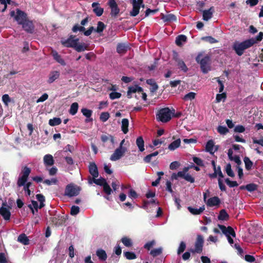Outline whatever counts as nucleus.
<instances>
[{"instance_id":"1","label":"nucleus","mask_w":263,"mask_h":263,"mask_svg":"<svg viewBox=\"0 0 263 263\" xmlns=\"http://www.w3.org/2000/svg\"><path fill=\"white\" fill-rule=\"evenodd\" d=\"M195 60L200 65L201 71L203 73H208L211 70V59L209 54L204 55L203 52H199Z\"/></svg>"},{"instance_id":"2","label":"nucleus","mask_w":263,"mask_h":263,"mask_svg":"<svg viewBox=\"0 0 263 263\" xmlns=\"http://www.w3.org/2000/svg\"><path fill=\"white\" fill-rule=\"evenodd\" d=\"M204 245L203 237L198 234L197 235L196 239L195 242V248H191L189 252H186L182 255V259L184 260L189 259L191 256L190 252L192 253L200 254L202 252Z\"/></svg>"},{"instance_id":"3","label":"nucleus","mask_w":263,"mask_h":263,"mask_svg":"<svg viewBox=\"0 0 263 263\" xmlns=\"http://www.w3.org/2000/svg\"><path fill=\"white\" fill-rule=\"evenodd\" d=\"M253 45H254V42L253 40L248 39L241 42L235 41L232 45V49L238 55L241 56L243 54L245 50Z\"/></svg>"},{"instance_id":"4","label":"nucleus","mask_w":263,"mask_h":263,"mask_svg":"<svg viewBox=\"0 0 263 263\" xmlns=\"http://www.w3.org/2000/svg\"><path fill=\"white\" fill-rule=\"evenodd\" d=\"M172 113L168 107L161 108L156 114V119L158 121L163 123L167 122L171 120Z\"/></svg>"},{"instance_id":"5","label":"nucleus","mask_w":263,"mask_h":263,"mask_svg":"<svg viewBox=\"0 0 263 263\" xmlns=\"http://www.w3.org/2000/svg\"><path fill=\"white\" fill-rule=\"evenodd\" d=\"M124 142V139L122 140L120 144V146L117 148L114 152V153L111 155L110 159L111 161H117L120 159L125 154L127 151L126 147H123V144Z\"/></svg>"},{"instance_id":"6","label":"nucleus","mask_w":263,"mask_h":263,"mask_svg":"<svg viewBox=\"0 0 263 263\" xmlns=\"http://www.w3.org/2000/svg\"><path fill=\"white\" fill-rule=\"evenodd\" d=\"M31 173V169L27 166H24L22 170V176L18 178L17 184L20 187L24 185L27 182L28 177Z\"/></svg>"},{"instance_id":"7","label":"nucleus","mask_w":263,"mask_h":263,"mask_svg":"<svg viewBox=\"0 0 263 263\" xmlns=\"http://www.w3.org/2000/svg\"><path fill=\"white\" fill-rule=\"evenodd\" d=\"M80 190L79 187L69 184L66 186L64 195L68 197L76 196L79 194Z\"/></svg>"},{"instance_id":"8","label":"nucleus","mask_w":263,"mask_h":263,"mask_svg":"<svg viewBox=\"0 0 263 263\" xmlns=\"http://www.w3.org/2000/svg\"><path fill=\"white\" fill-rule=\"evenodd\" d=\"M95 28L93 26L90 27L87 30H85V28L83 26H80L78 24H75L72 28V31L73 32H77L78 31H82L84 32V34L85 36H89L92 32L93 31H94Z\"/></svg>"},{"instance_id":"9","label":"nucleus","mask_w":263,"mask_h":263,"mask_svg":"<svg viewBox=\"0 0 263 263\" xmlns=\"http://www.w3.org/2000/svg\"><path fill=\"white\" fill-rule=\"evenodd\" d=\"M8 204L6 202H3L2 206L0 208V215L5 220H9L11 216L10 209L7 208Z\"/></svg>"},{"instance_id":"10","label":"nucleus","mask_w":263,"mask_h":263,"mask_svg":"<svg viewBox=\"0 0 263 263\" xmlns=\"http://www.w3.org/2000/svg\"><path fill=\"white\" fill-rule=\"evenodd\" d=\"M108 5L111 9L110 13L112 17H116L120 12V9L115 0H108Z\"/></svg>"},{"instance_id":"11","label":"nucleus","mask_w":263,"mask_h":263,"mask_svg":"<svg viewBox=\"0 0 263 263\" xmlns=\"http://www.w3.org/2000/svg\"><path fill=\"white\" fill-rule=\"evenodd\" d=\"M16 13L15 20L17 22L18 24L22 25L27 20V15L24 11L19 9H17Z\"/></svg>"},{"instance_id":"12","label":"nucleus","mask_w":263,"mask_h":263,"mask_svg":"<svg viewBox=\"0 0 263 263\" xmlns=\"http://www.w3.org/2000/svg\"><path fill=\"white\" fill-rule=\"evenodd\" d=\"M74 36L71 35L65 41L62 42V44L66 47H71L74 49L79 41V39H74Z\"/></svg>"},{"instance_id":"13","label":"nucleus","mask_w":263,"mask_h":263,"mask_svg":"<svg viewBox=\"0 0 263 263\" xmlns=\"http://www.w3.org/2000/svg\"><path fill=\"white\" fill-rule=\"evenodd\" d=\"M21 25L23 29L28 33H33L34 31V25L32 21L27 20Z\"/></svg>"},{"instance_id":"14","label":"nucleus","mask_w":263,"mask_h":263,"mask_svg":"<svg viewBox=\"0 0 263 263\" xmlns=\"http://www.w3.org/2000/svg\"><path fill=\"white\" fill-rule=\"evenodd\" d=\"M100 4L98 2H93L91 6L93 8V12L98 16H101L104 12V9L100 6Z\"/></svg>"},{"instance_id":"15","label":"nucleus","mask_w":263,"mask_h":263,"mask_svg":"<svg viewBox=\"0 0 263 263\" xmlns=\"http://www.w3.org/2000/svg\"><path fill=\"white\" fill-rule=\"evenodd\" d=\"M130 47L127 44L118 43L117 46V52L119 54H125Z\"/></svg>"},{"instance_id":"16","label":"nucleus","mask_w":263,"mask_h":263,"mask_svg":"<svg viewBox=\"0 0 263 263\" xmlns=\"http://www.w3.org/2000/svg\"><path fill=\"white\" fill-rule=\"evenodd\" d=\"M143 91V88L138 86V85H135L134 86H132L128 87V90H127V96L128 98H130L132 97L130 96V95L132 93H136Z\"/></svg>"},{"instance_id":"17","label":"nucleus","mask_w":263,"mask_h":263,"mask_svg":"<svg viewBox=\"0 0 263 263\" xmlns=\"http://www.w3.org/2000/svg\"><path fill=\"white\" fill-rule=\"evenodd\" d=\"M60 76V71L57 70L51 71L49 74L47 82L49 84L52 83L54 81H55L56 80L59 78Z\"/></svg>"},{"instance_id":"18","label":"nucleus","mask_w":263,"mask_h":263,"mask_svg":"<svg viewBox=\"0 0 263 263\" xmlns=\"http://www.w3.org/2000/svg\"><path fill=\"white\" fill-rule=\"evenodd\" d=\"M89 173L92 176L93 178H97L99 176L98 167L95 162H91L89 165Z\"/></svg>"},{"instance_id":"19","label":"nucleus","mask_w":263,"mask_h":263,"mask_svg":"<svg viewBox=\"0 0 263 263\" xmlns=\"http://www.w3.org/2000/svg\"><path fill=\"white\" fill-rule=\"evenodd\" d=\"M81 112L82 114L86 117L85 119V122H92L93 119L91 118L92 114V111L90 109H88L86 108H83L81 109Z\"/></svg>"},{"instance_id":"20","label":"nucleus","mask_w":263,"mask_h":263,"mask_svg":"<svg viewBox=\"0 0 263 263\" xmlns=\"http://www.w3.org/2000/svg\"><path fill=\"white\" fill-rule=\"evenodd\" d=\"M220 200L219 198L217 196L210 198L206 202V205L211 207L218 205L220 204Z\"/></svg>"},{"instance_id":"21","label":"nucleus","mask_w":263,"mask_h":263,"mask_svg":"<svg viewBox=\"0 0 263 263\" xmlns=\"http://www.w3.org/2000/svg\"><path fill=\"white\" fill-rule=\"evenodd\" d=\"M65 218L64 216H55L51 218V221L53 223H54L55 226H62L65 222Z\"/></svg>"},{"instance_id":"22","label":"nucleus","mask_w":263,"mask_h":263,"mask_svg":"<svg viewBox=\"0 0 263 263\" xmlns=\"http://www.w3.org/2000/svg\"><path fill=\"white\" fill-rule=\"evenodd\" d=\"M52 55L53 59L59 63L63 66L66 65V63L61 56L55 50H52L51 52Z\"/></svg>"},{"instance_id":"23","label":"nucleus","mask_w":263,"mask_h":263,"mask_svg":"<svg viewBox=\"0 0 263 263\" xmlns=\"http://www.w3.org/2000/svg\"><path fill=\"white\" fill-rule=\"evenodd\" d=\"M161 18L164 22H176L177 17L173 14H161Z\"/></svg>"},{"instance_id":"24","label":"nucleus","mask_w":263,"mask_h":263,"mask_svg":"<svg viewBox=\"0 0 263 263\" xmlns=\"http://www.w3.org/2000/svg\"><path fill=\"white\" fill-rule=\"evenodd\" d=\"M187 210L193 215H200L204 211V210H205V207L204 205H203L201 206L199 209H196L193 208L192 206H188Z\"/></svg>"},{"instance_id":"25","label":"nucleus","mask_w":263,"mask_h":263,"mask_svg":"<svg viewBox=\"0 0 263 263\" xmlns=\"http://www.w3.org/2000/svg\"><path fill=\"white\" fill-rule=\"evenodd\" d=\"M132 4L133 9L130 12V15L131 16H136L139 13L140 6H138V5H137V4H136V0H133Z\"/></svg>"},{"instance_id":"26","label":"nucleus","mask_w":263,"mask_h":263,"mask_svg":"<svg viewBox=\"0 0 263 263\" xmlns=\"http://www.w3.org/2000/svg\"><path fill=\"white\" fill-rule=\"evenodd\" d=\"M43 160L45 165L46 166H52L54 162L52 156L50 154L45 155Z\"/></svg>"},{"instance_id":"27","label":"nucleus","mask_w":263,"mask_h":263,"mask_svg":"<svg viewBox=\"0 0 263 263\" xmlns=\"http://www.w3.org/2000/svg\"><path fill=\"white\" fill-rule=\"evenodd\" d=\"M213 9L211 7L209 9L203 11V20L208 21L212 17Z\"/></svg>"},{"instance_id":"28","label":"nucleus","mask_w":263,"mask_h":263,"mask_svg":"<svg viewBox=\"0 0 263 263\" xmlns=\"http://www.w3.org/2000/svg\"><path fill=\"white\" fill-rule=\"evenodd\" d=\"M103 191L107 195V196H105V198L108 200H110L111 199L108 196L111 195L112 190L107 182L103 186Z\"/></svg>"},{"instance_id":"29","label":"nucleus","mask_w":263,"mask_h":263,"mask_svg":"<svg viewBox=\"0 0 263 263\" xmlns=\"http://www.w3.org/2000/svg\"><path fill=\"white\" fill-rule=\"evenodd\" d=\"M146 83L151 86L150 90L152 92H155L158 88L157 84L153 79L147 80Z\"/></svg>"},{"instance_id":"30","label":"nucleus","mask_w":263,"mask_h":263,"mask_svg":"<svg viewBox=\"0 0 263 263\" xmlns=\"http://www.w3.org/2000/svg\"><path fill=\"white\" fill-rule=\"evenodd\" d=\"M96 255L99 259L101 261H105L107 259V254L106 252L103 249H98L96 251Z\"/></svg>"},{"instance_id":"31","label":"nucleus","mask_w":263,"mask_h":263,"mask_svg":"<svg viewBox=\"0 0 263 263\" xmlns=\"http://www.w3.org/2000/svg\"><path fill=\"white\" fill-rule=\"evenodd\" d=\"M186 36L183 34H180L176 37L175 43L177 46H181L182 45V42H186Z\"/></svg>"},{"instance_id":"32","label":"nucleus","mask_w":263,"mask_h":263,"mask_svg":"<svg viewBox=\"0 0 263 263\" xmlns=\"http://www.w3.org/2000/svg\"><path fill=\"white\" fill-rule=\"evenodd\" d=\"M181 140L180 139H178L173 142H172L171 144H169L168 146V148L170 151H174L177 148L179 147L180 145Z\"/></svg>"},{"instance_id":"33","label":"nucleus","mask_w":263,"mask_h":263,"mask_svg":"<svg viewBox=\"0 0 263 263\" xmlns=\"http://www.w3.org/2000/svg\"><path fill=\"white\" fill-rule=\"evenodd\" d=\"M136 144L140 152H142L144 151V142L142 137L140 136L137 138Z\"/></svg>"},{"instance_id":"34","label":"nucleus","mask_w":263,"mask_h":263,"mask_svg":"<svg viewBox=\"0 0 263 263\" xmlns=\"http://www.w3.org/2000/svg\"><path fill=\"white\" fill-rule=\"evenodd\" d=\"M214 147V143L212 140H209L205 145V150L206 152H209L211 154H213V148Z\"/></svg>"},{"instance_id":"35","label":"nucleus","mask_w":263,"mask_h":263,"mask_svg":"<svg viewBox=\"0 0 263 263\" xmlns=\"http://www.w3.org/2000/svg\"><path fill=\"white\" fill-rule=\"evenodd\" d=\"M79 104L77 102L72 103L69 110V113L73 116L75 115L78 110Z\"/></svg>"},{"instance_id":"36","label":"nucleus","mask_w":263,"mask_h":263,"mask_svg":"<svg viewBox=\"0 0 263 263\" xmlns=\"http://www.w3.org/2000/svg\"><path fill=\"white\" fill-rule=\"evenodd\" d=\"M129 121L127 119L124 118L122 120L121 129L124 134H126L128 132Z\"/></svg>"},{"instance_id":"37","label":"nucleus","mask_w":263,"mask_h":263,"mask_svg":"<svg viewBox=\"0 0 263 263\" xmlns=\"http://www.w3.org/2000/svg\"><path fill=\"white\" fill-rule=\"evenodd\" d=\"M229 215L227 213L226 210L222 209L220 211L219 214L218 216V218L219 220H227L229 219Z\"/></svg>"},{"instance_id":"38","label":"nucleus","mask_w":263,"mask_h":263,"mask_svg":"<svg viewBox=\"0 0 263 263\" xmlns=\"http://www.w3.org/2000/svg\"><path fill=\"white\" fill-rule=\"evenodd\" d=\"M17 240L24 245H27L29 243V240L25 234H20L18 237Z\"/></svg>"},{"instance_id":"39","label":"nucleus","mask_w":263,"mask_h":263,"mask_svg":"<svg viewBox=\"0 0 263 263\" xmlns=\"http://www.w3.org/2000/svg\"><path fill=\"white\" fill-rule=\"evenodd\" d=\"M243 161L245 164V168L247 170L249 171L252 169L253 163L250 158L248 157H245L243 158Z\"/></svg>"},{"instance_id":"40","label":"nucleus","mask_w":263,"mask_h":263,"mask_svg":"<svg viewBox=\"0 0 263 263\" xmlns=\"http://www.w3.org/2000/svg\"><path fill=\"white\" fill-rule=\"evenodd\" d=\"M106 28V25L102 22L99 21L97 23V27L95 28L94 31L98 33H102Z\"/></svg>"},{"instance_id":"41","label":"nucleus","mask_w":263,"mask_h":263,"mask_svg":"<svg viewBox=\"0 0 263 263\" xmlns=\"http://www.w3.org/2000/svg\"><path fill=\"white\" fill-rule=\"evenodd\" d=\"M121 242L126 247H131L133 246V242L130 238L127 237H123L121 239Z\"/></svg>"},{"instance_id":"42","label":"nucleus","mask_w":263,"mask_h":263,"mask_svg":"<svg viewBox=\"0 0 263 263\" xmlns=\"http://www.w3.org/2000/svg\"><path fill=\"white\" fill-rule=\"evenodd\" d=\"M88 48V46L85 44V43H83L80 44H79L78 43H77L76 47L74 48V49L79 52H82L85 51V50H87Z\"/></svg>"},{"instance_id":"43","label":"nucleus","mask_w":263,"mask_h":263,"mask_svg":"<svg viewBox=\"0 0 263 263\" xmlns=\"http://www.w3.org/2000/svg\"><path fill=\"white\" fill-rule=\"evenodd\" d=\"M177 66L179 69L182 70L184 72H186L188 70L187 66H186L185 63L182 60H177Z\"/></svg>"},{"instance_id":"44","label":"nucleus","mask_w":263,"mask_h":263,"mask_svg":"<svg viewBox=\"0 0 263 263\" xmlns=\"http://www.w3.org/2000/svg\"><path fill=\"white\" fill-rule=\"evenodd\" d=\"M62 122V120L60 118H53L49 121V124L51 126L60 125Z\"/></svg>"},{"instance_id":"45","label":"nucleus","mask_w":263,"mask_h":263,"mask_svg":"<svg viewBox=\"0 0 263 263\" xmlns=\"http://www.w3.org/2000/svg\"><path fill=\"white\" fill-rule=\"evenodd\" d=\"M101 139L103 143H105L108 140H110L112 144L114 143V138L112 136L110 135H102L101 136Z\"/></svg>"},{"instance_id":"46","label":"nucleus","mask_w":263,"mask_h":263,"mask_svg":"<svg viewBox=\"0 0 263 263\" xmlns=\"http://www.w3.org/2000/svg\"><path fill=\"white\" fill-rule=\"evenodd\" d=\"M123 255L126 257V258L128 260L135 259L137 258L136 254L132 252H124Z\"/></svg>"},{"instance_id":"47","label":"nucleus","mask_w":263,"mask_h":263,"mask_svg":"<svg viewBox=\"0 0 263 263\" xmlns=\"http://www.w3.org/2000/svg\"><path fill=\"white\" fill-rule=\"evenodd\" d=\"M93 182L96 184L102 186L107 182L106 180L102 177H100L99 179L93 178Z\"/></svg>"},{"instance_id":"48","label":"nucleus","mask_w":263,"mask_h":263,"mask_svg":"<svg viewBox=\"0 0 263 263\" xmlns=\"http://www.w3.org/2000/svg\"><path fill=\"white\" fill-rule=\"evenodd\" d=\"M227 237L232 236L233 237H235L236 233L232 227L228 226L226 230V233L224 234Z\"/></svg>"},{"instance_id":"49","label":"nucleus","mask_w":263,"mask_h":263,"mask_svg":"<svg viewBox=\"0 0 263 263\" xmlns=\"http://www.w3.org/2000/svg\"><path fill=\"white\" fill-rule=\"evenodd\" d=\"M162 253V248L161 247L152 250L150 254L154 257L160 255Z\"/></svg>"},{"instance_id":"50","label":"nucleus","mask_w":263,"mask_h":263,"mask_svg":"<svg viewBox=\"0 0 263 263\" xmlns=\"http://www.w3.org/2000/svg\"><path fill=\"white\" fill-rule=\"evenodd\" d=\"M245 189L249 192H253L257 190V185L254 183H250L245 186Z\"/></svg>"},{"instance_id":"51","label":"nucleus","mask_w":263,"mask_h":263,"mask_svg":"<svg viewBox=\"0 0 263 263\" xmlns=\"http://www.w3.org/2000/svg\"><path fill=\"white\" fill-rule=\"evenodd\" d=\"M226 172L227 175L230 177H233L235 176L234 173L231 168V165L230 163L227 164L226 167Z\"/></svg>"},{"instance_id":"52","label":"nucleus","mask_w":263,"mask_h":263,"mask_svg":"<svg viewBox=\"0 0 263 263\" xmlns=\"http://www.w3.org/2000/svg\"><path fill=\"white\" fill-rule=\"evenodd\" d=\"M195 96L196 93L194 92H190L184 96L183 100H184L185 101L192 100L194 99H195Z\"/></svg>"},{"instance_id":"53","label":"nucleus","mask_w":263,"mask_h":263,"mask_svg":"<svg viewBox=\"0 0 263 263\" xmlns=\"http://www.w3.org/2000/svg\"><path fill=\"white\" fill-rule=\"evenodd\" d=\"M218 132L222 135H226L229 132V129L226 126L219 125L217 128Z\"/></svg>"},{"instance_id":"54","label":"nucleus","mask_w":263,"mask_h":263,"mask_svg":"<svg viewBox=\"0 0 263 263\" xmlns=\"http://www.w3.org/2000/svg\"><path fill=\"white\" fill-rule=\"evenodd\" d=\"M225 182L230 187H236L238 185V184L236 181H231L229 178H226Z\"/></svg>"},{"instance_id":"55","label":"nucleus","mask_w":263,"mask_h":263,"mask_svg":"<svg viewBox=\"0 0 263 263\" xmlns=\"http://www.w3.org/2000/svg\"><path fill=\"white\" fill-rule=\"evenodd\" d=\"M180 177L183 178L186 181L190 183H194L195 182L194 178L188 173L184 175V176H181Z\"/></svg>"},{"instance_id":"56","label":"nucleus","mask_w":263,"mask_h":263,"mask_svg":"<svg viewBox=\"0 0 263 263\" xmlns=\"http://www.w3.org/2000/svg\"><path fill=\"white\" fill-rule=\"evenodd\" d=\"M109 118V114L108 112H103L101 113L100 119L102 122H106Z\"/></svg>"},{"instance_id":"57","label":"nucleus","mask_w":263,"mask_h":263,"mask_svg":"<svg viewBox=\"0 0 263 263\" xmlns=\"http://www.w3.org/2000/svg\"><path fill=\"white\" fill-rule=\"evenodd\" d=\"M193 160L194 163H195L197 165L199 166H203L204 163L203 160L198 157H194L193 158Z\"/></svg>"},{"instance_id":"58","label":"nucleus","mask_w":263,"mask_h":263,"mask_svg":"<svg viewBox=\"0 0 263 263\" xmlns=\"http://www.w3.org/2000/svg\"><path fill=\"white\" fill-rule=\"evenodd\" d=\"M32 183L31 182H28L25 183L24 186V190L27 193L28 196H30L31 194V191L29 187L31 186Z\"/></svg>"},{"instance_id":"59","label":"nucleus","mask_w":263,"mask_h":263,"mask_svg":"<svg viewBox=\"0 0 263 263\" xmlns=\"http://www.w3.org/2000/svg\"><path fill=\"white\" fill-rule=\"evenodd\" d=\"M80 212V208L78 206L73 205L71 208L70 214L71 215H76Z\"/></svg>"},{"instance_id":"60","label":"nucleus","mask_w":263,"mask_h":263,"mask_svg":"<svg viewBox=\"0 0 263 263\" xmlns=\"http://www.w3.org/2000/svg\"><path fill=\"white\" fill-rule=\"evenodd\" d=\"M263 38V32H260L258 35H257L255 37H252L249 40H253L254 42V44L256 43L257 42H260L262 40Z\"/></svg>"},{"instance_id":"61","label":"nucleus","mask_w":263,"mask_h":263,"mask_svg":"<svg viewBox=\"0 0 263 263\" xmlns=\"http://www.w3.org/2000/svg\"><path fill=\"white\" fill-rule=\"evenodd\" d=\"M156 243V242L154 240L148 241L146 243L144 246V248L147 249V250H150V249L154 246Z\"/></svg>"},{"instance_id":"62","label":"nucleus","mask_w":263,"mask_h":263,"mask_svg":"<svg viewBox=\"0 0 263 263\" xmlns=\"http://www.w3.org/2000/svg\"><path fill=\"white\" fill-rule=\"evenodd\" d=\"M186 248V245L184 241H181L180 243L179 247L178 249L177 253L178 254L183 252Z\"/></svg>"},{"instance_id":"63","label":"nucleus","mask_w":263,"mask_h":263,"mask_svg":"<svg viewBox=\"0 0 263 263\" xmlns=\"http://www.w3.org/2000/svg\"><path fill=\"white\" fill-rule=\"evenodd\" d=\"M128 197L132 199H136L138 198V195L134 190L130 189L128 192Z\"/></svg>"},{"instance_id":"64","label":"nucleus","mask_w":263,"mask_h":263,"mask_svg":"<svg viewBox=\"0 0 263 263\" xmlns=\"http://www.w3.org/2000/svg\"><path fill=\"white\" fill-rule=\"evenodd\" d=\"M121 93L118 92H112L109 94V98L111 100H114L116 99H119L121 97Z\"/></svg>"}]
</instances>
